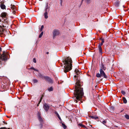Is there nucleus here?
<instances>
[{
    "instance_id": "obj_6",
    "label": "nucleus",
    "mask_w": 129,
    "mask_h": 129,
    "mask_svg": "<svg viewBox=\"0 0 129 129\" xmlns=\"http://www.w3.org/2000/svg\"><path fill=\"white\" fill-rule=\"evenodd\" d=\"M100 72L102 77H103L104 78H107V76L106 75L103 70H102L101 69H100Z\"/></svg>"
},
{
    "instance_id": "obj_4",
    "label": "nucleus",
    "mask_w": 129,
    "mask_h": 129,
    "mask_svg": "<svg viewBox=\"0 0 129 129\" xmlns=\"http://www.w3.org/2000/svg\"><path fill=\"white\" fill-rule=\"evenodd\" d=\"M53 38H54L56 36L59 35L60 32L59 30L56 29H54L53 31Z\"/></svg>"
},
{
    "instance_id": "obj_40",
    "label": "nucleus",
    "mask_w": 129,
    "mask_h": 129,
    "mask_svg": "<svg viewBox=\"0 0 129 129\" xmlns=\"http://www.w3.org/2000/svg\"><path fill=\"white\" fill-rule=\"evenodd\" d=\"M46 53L47 54H48L49 53V52H46Z\"/></svg>"
},
{
    "instance_id": "obj_25",
    "label": "nucleus",
    "mask_w": 129,
    "mask_h": 129,
    "mask_svg": "<svg viewBox=\"0 0 129 129\" xmlns=\"http://www.w3.org/2000/svg\"><path fill=\"white\" fill-rule=\"evenodd\" d=\"M115 5L117 7H118L119 5V2L118 1H116L115 3Z\"/></svg>"
},
{
    "instance_id": "obj_18",
    "label": "nucleus",
    "mask_w": 129,
    "mask_h": 129,
    "mask_svg": "<svg viewBox=\"0 0 129 129\" xmlns=\"http://www.w3.org/2000/svg\"><path fill=\"white\" fill-rule=\"evenodd\" d=\"M110 112L112 113L113 112L114 108L113 107H111L110 108Z\"/></svg>"
},
{
    "instance_id": "obj_15",
    "label": "nucleus",
    "mask_w": 129,
    "mask_h": 129,
    "mask_svg": "<svg viewBox=\"0 0 129 129\" xmlns=\"http://www.w3.org/2000/svg\"><path fill=\"white\" fill-rule=\"evenodd\" d=\"M100 40H101L102 42L101 43H100L99 45H100L102 46L104 42V39H103L100 38Z\"/></svg>"
},
{
    "instance_id": "obj_32",
    "label": "nucleus",
    "mask_w": 129,
    "mask_h": 129,
    "mask_svg": "<svg viewBox=\"0 0 129 129\" xmlns=\"http://www.w3.org/2000/svg\"><path fill=\"white\" fill-rule=\"evenodd\" d=\"M121 93L123 95H125V92L123 90L121 91Z\"/></svg>"
},
{
    "instance_id": "obj_11",
    "label": "nucleus",
    "mask_w": 129,
    "mask_h": 129,
    "mask_svg": "<svg viewBox=\"0 0 129 129\" xmlns=\"http://www.w3.org/2000/svg\"><path fill=\"white\" fill-rule=\"evenodd\" d=\"M100 69H101L103 70H105L106 69V68L105 67L103 64L102 63L101 66V68Z\"/></svg>"
},
{
    "instance_id": "obj_5",
    "label": "nucleus",
    "mask_w": 129,
    "mask_h": 129,
    "mask_svg": "<svg viewBox=\"0 0 129 129\" xmlns=\"http://www.w3.org/2000/svg\"><path fill=\"white\" fill-rule=\"evenodd\" d=\"M43 108L46 112H47L50 108V106L48 104L45 103L43 105Z\"/></svg>"
},
{
    "instance_id": "obj_39",
    "label": "nucleus",
    "mask_w": 129,
    "mask_h": 129,
    "mask_svg": "<svg viewBox=\"0 0 129 129\" xmlns=\"http://www.w3.org/2000/svg\"><path fill=\"white\" fill-rule=\"evenodd\" d=\"M62 1H61V2H60V4H61V5H62Z\"/></svg>"
},
{
    "instance_id": "obj_22",
    "label": "nucleus",
    "mask_w": 129,
    "mask_h": 129,
    "mask_svg": "<svg viewBox=\"0 0 129 129\" xmlns=\"http://www.w3.org/2000/svg\"><path fill=\"white\" fill-rule=\"evenodd\" d=\"M30 69H32L34 70V71H36L37 72H39V70H38L35 69L33 67H31L30 68Z\"/></svg>"
},
{
    "instance_id": "obj_29",
    "label": "nucleus",
    "mask_w": 129,
    "mask_h": 129,
    "mask_svg": "<svg viewBox=\"0 0 129 129\" xmlns=\"http://www.w3.org/2000/svg\"><path fill=\"white\" fill-rule=\"evenodd\" d=\"M43 28H44V26L43 25H42L41 26L40 29V31H42Z\"/></svg>"
},
{
    "instance_id": "obj_3",
    "label": "nucleus",
    "mask_w": 129,
    "mask_h": 129,
    "mask_svg": "<svg viewBox=\"0 0 129 129\" xmlns=\"http://www.w3.org/2000/svg\"><path fill=\"white\" fill-rule=\"evenodd\" d=\"M9 54L5 51H3V54L0 56V68L4 65V61L8 58Z\"/></svg>"
},
{
    "instance_id": "obj_17",
    "label": "nucleus",
    "mask_w": 129,
    "mask_h": 129,
    "mask_svg": "<svg viewBox=\"0 0 129 129\" xmlns=\"http://www.w3.org/2000/svg\"><path fill=\"white\" fill-rule=\"evenodd\" d=\"M0 6L1 8L3 9H5L6 8L5 6L3 4H1Z\"/></svg>"
},
{
    "instance_id": "obj_13",
    "label": "nucleus",
    "mask_w": 129,
    "mask_h": 129,
    "mask_svg": "<svg viewBox=\"0 0 129 129\" xmlns=\"http://www.w3.org/2000/svg\"><path fill=\"white\" fill-rule=\"evenodd\" d=\"M48 12H45V13H44V16L45 18V19H47L48 17Z\"/></svg>"
},
{
    "instance_id": "obj_7",
    "label": "nucleus",
    "mask_w": 129,
    "mask_h": 129,
    "mask_svg": "<svg viewBox=\"0 0 129 129\" xmlns=\"http://www.w3.org/2000/svg\"><path fill=\"white\" fill-rule=\"evenodd\" d=\"M38 119L40 123H43V120L41 116V114L40 113L38 112Z\"/></svg>"
},
{
    "instance_id": "obj_1",
    "label": "nucleus",
    "mask_w": 129,
    "mask_h": 129,
    "mask_svg": "<svg viewBox=\"0 0 129 129\" xmlns=\"http://www.w3.org/2000/svg\"><path fill=\"white\" fill-rule=\"evenodd\" d=\"M75 72L76 75L74 76V79L76 80V83L75 86V89L74 93L76 99L75 101L77 103L78 100L80 101L82 99L84 93L83 88L81 87L82 84L80 81V73L79 70L77 69H76Z\"/></svg>"
},
{
    "instance_id": "obj_14",
    "label": "nucleus",
    "mask_w": 129,
    "mask_h": 129,
    "mask_svg": "<svg viewBox=\"0 0 129 129\" xmlns=\"http://www.w3.org/2000/svg\"><path fill=\"white\" fill-rule=\"evenodd\" d=\"M38 75L39 77L43 79H45V77H46L40 73H39Z\"/></svg>"
},
{
    "instance_id": "obj_30",
    "label": "nucleus",
    "mask_w": 129,
    "mask_h": 129,
    "mask_svg": "<svg viewBox=\"0 0 129 129\" xmlns=\"http://www.w3.org/2000/svg\"><path fill=\"white\" fill-rule=\"evenodd\" d=\"M33 81L34 83H37L38 82V80L36 79H34Z\"/></svg>"
},
{
    "instance_id": "obj_41",
    "label": "nucleus",
    "mask_w": 129,
    "mask_h": 129,
    "mask_svg": "<svg viewBox=\"0 0 129 129\" xmlns=\"http://www.w3.org/2000/svg\"><path fill=\"white\" fill-rule=\"evenodd\" d=\"M60 0L61 1H62V0Z\"/></svg>"
},
{
    "instance_id": "obj_43",
    "label": "nucleus",
    "mask_w": 129,
    "mask_h": 129,
    "mask_svg": "<svg viewBox=\"0 0 129 129\" xmlns=\"http://www.w3.org/2000/svg\"><path fill=\"white\" fill-rule=\"evenodd\" d=\"M1 21V20H0V21Z\"/></svg>"
},
{
    "instance_id": "obj_42",
    "label": "nucleus",
    "mask_w": 129,
    "mask_h": 129,
    "mask_svg": "<svg viewBox=\"0 0 129 129\" xmlns=\"http://www.w3.org/2000/svg\"><path fill=\"white\" fill-rule=\"evenodd\" d=\"M83 1V0H82V2Z\"/></svg>"
},
{
    "instance_id": "obj_12",
    "label": "nucleus",
    "mask_w": 129,
    "mask_h": 129,
    "mask_svg": "<svg viewBox=\"0 0 129 129\" xmlns=\"http://www.w3.org/2000/svg\"><path fill=\"white\" fill-rule=\"evenodd\" d=\"M7 15V13H2L1 14V17L3 18H6Z\"/></svg>"
},
{
    "instance_id": "obj_31",
    "label": "nucleus",
    "mask_w": 129,
    "mask_h": 129,
    "mask_svg": "<svg viewBox=\"0 0 129 129\" xmlns=\"http://www.w3.org/2000/svg\"><path fill=\"white\" fill-rule=\"evenodd\" d=\"M42 97H41L40 99V101H39V104H38V105H37V106H38L39 104L41 102V101L42 100Z\"/></svg>"
},
{
    "instance_id": "obj_10",
    "label": "nucleus",
    "mask_w": 129,
    "mask_h": 129,
    "mask_svg": "<svg viewBox=\"0 0 129 129\" xmlns=\"http://www.w3.org/2000/svg\"><path fill=\"white\" fill-rule=\"evenodd\" d=\"M101 45H99L98 46V48L99 50V52L101 54H102L103 53L102 52V50L101 48Z\"/></svg>"
},
{
    "instance_id": "obj_36",
    "label": "nucleus",
    "mask_w": 129,
    "mask_h": 129,
    "mask_svg": "<svg viewBox=\"0 0 129 129\" xmlns=\"http://www.w3.org/2000/svg\"><path fill=\"white\" fill-rule=\"evenodd\" d=\"M2 28L0 27V35L1 34V32L2 31Z\"/></svg>"
},
{
    "instance_id": "obj_2",
    "label": "nucleus",
    "mask_w": 129,
    "mask_h": 129,
    "mask_svg": "<svg viewBox=\"0 0 129 129\" xmlns=\"http://www.w3.org/2000/svg\"><path fill=\"white\" fill-rule=\"evenodd\" d=\"M63 62L65 65L63 70L64 72L66 73L71 70L72 61L71 58L68 57L66 58Z\"/></svg>"
},
{
    "instance_id": "obj_9",
    "label": "nucleus",
    "mask_w": 129,
    "mask_h": 129,
    "mask_svg": "<svg viewBox=\"0 0 129 129\" xmlns=\"http://www.w3.org/2000/svg\"><path fill=\"white\" fill-rule=\"evenodd\" d=\"M49 8L48 3H47L45 7V12H48L49 10Z\"/></svg>"
},
{
    "instance_id": "obj_24",
    "label": "nucleus",
    "mask_w": 129,
    "mask_h": 129,
    "mask_svg": "<svg viewBox=\"0 0 129 129\" xmlns=\"http://www.w3.org/2000/svg\"><path fill=\"white\" fill-rule=\"evenodd\" d=\"M62 126L64 128V129H66L67 127L66 125L63 123H62Z\"/></svg>"
},
{
    "instance_id": "obj_19",
    "label": "nucleus",
    "mask_w": 129,
    "mask_h": 129,
    "mask_svg": "<svg viewBox=\"0 0 129 129\" xmlns=\"http://www.w3.org/2000/svg\"><path fill=\"white\" fill-rule=\"evenodd\" d=\"M96 76L98 78H100L102 77L101 74H99V73H97Z\"/></svg>"
},
{
    "instance_id": "obj_26",
    "label": "nucleus",
    "mask_w": 129,
    "mask_h": 129,
    "mask_svg": "<svg viewBox=\"0 0 129 129\" xmlns=\"http://www.w3.org/2000/svg\"><path fill=\"white\" fill-rule=\"evenodd\" d=\"M127 119H129V115H126L124 116Z\"/></svg>"
},
{
    "instance_id": "obj_8",
    "label": "nucleus",
    "mask_w": 129,
    "mask_h": 129,
    "mask_svg": "<svg viewBox=\"0 0 129 129\" xmlns=\"http://www.w3.org/2000/svg\"><path fill=\"white\" fill-rule=\"evenodd\" d=\"M45 79L50 83H53L52 80L48 76H46L45 77Z\"/></svg>"
},
{
    "instance_id": "obj_28",
    "label": "nucleus",
    "mask_w": 129,
    "mask_h": 129,
    "mask_svg": "<svg viewBox=\"0 0 129 129\" xmlns=\"http://www.w3.org/2000/svg\"><path fill=\"white\" fill-rule=\"evenodd\" d=\"M78 125L81 126L82 127H85V125L82 124L81 123H79V124H78Z\"/></svg>"
},
{
    "instance_id": "obj_37",
    "label": "nucleus",
    "mask_w": 129,
    "mask_h": 129,
    "mask_svg": "<svg viewBox=\"0 0 129 129\" xmlns=\"http://www.w3.org/2000/svg\"><path fill=\"white\" fill-rule=\"evenodd\" d=\"M0 129H7V128L5 127H1L0 128Z\"/></svg>"
},
{
    "instance_id": "obj_20",
    "label": "nucleus",
    "mask_w": 129,
    "mask_h": 129,
    "mask_svg": "<svg viewBox=\"0 0 129 129\" xmlns=\"http://www.w3.org/2000/svg\"><path fill=\"white\" fill-rule=\"evenodd\" d=\"M123 100L124 103L125 104L127 103V101L125 98L124 97H123Z\"/></svg>"
},
{
    "instance_id": "obj_35",
    "label": "nucleus",
    "mask_w": 129,
    "mask_h": 129,
    "mask_svg": "<svg viewBox=\"0 0 129 129\" xmlns=\"http://www.w3.org/2000/svg\"><path fill=\"white\" fill-rule=\"evenodd\" d=\"M33 61L34 63H36V61L35 58H34L33 59Z\"/></svg>"
},
{
    "instance_id": "obj_16",
    "label": "nucleus",
    "mask_w": 129,
    "mask_h": 129,
    "mask_svg": "<svg viewBox=\"0 0 129 129\" xmlns=\"http://www.w3.org/2000/svg\"><path fill=\"white\" fill-rule=\"evenodd\" d=\"M90 117L91 118L95 119H96L98 118V117L96 116H90Z\"/></svg>"
},
{
    "instance_id": "obj_21",
    "label": "nucleus",
    "mask_w": 129,
    "mask_h": 129,
    "mask_svg": "<svg viewBox=\"0 0 129 129\" xmlns=\"http://www.w3.org/2000/svg\"><path fill=\"white\" fill-rule=\"evenodd\" d=\"M55 113L57 115V117L60 120V121H61V118L60 117L59 115V114H58V113L57 112H56Z\"/></svg>"
},
{
    "instance_id": "obj_23",
    "label": "nucleus",
    "mask_w": 129,
    "mask_h": 129,
    "mask_svg": "<svg viewBox=\"0 0 129 129\" xmlns=\"http://www.w3.org/2000/svg\"><path fill=\"white\" fill-rule=\"evenodd\" d=\"M48 90L49 91H51L53 90V89L52 87H50L48 89Z\"/></svg>"
},
{
    "instance_id": "obj_34",
    "label": "nucleus",
    "mask_w": 129,
    "mask_h": 129,
    "mask_svg": "<svg viewBox=\"0 0 129 129\" xmlns=\"http://www.w3.org/2000/svg\"><path fill=\"white\" fill-rule=\"evenodd\" d=\"M102 123L104 124H105L106 123V121L105 120H103L102 121Z\"/></svg>"
},
{
    "instance_id": "obj_27",
    "label": "nucleus",
    "mask_w": 129,
    "mask_h": 129,
    "mask_svg": "<svg viewBox=\"0 0 129 129\" xmlns=\"http://www.w3.org/2000/svg\"><path fill=\"white\" fill-rule=\"evenodd\" d=\"M43 31H42L41 33V34H40V35H39V38H41V37H42V36L43 35Z\"/></svg>"
},
{
    "instance_id": "obj_38",
    "label": "nucleus",
    "mask_w": 129,
    "mask_h": 129,
    "mask_svg": "<svg viewBox=\"0 0 129 129\" xmlns=\"http://www.w3.org/2000/svg\"><path fill=\"white\" fill-rule=\"evenodd\" d=\"M2 51V48L0 47V52Z\"/></svg>"
},
{
    "instance_id": "obj_33",
    "label": "nucleus",
    "mask_w": 129,
    "mask_h": 129,
    "mask_svg": "<svg viewBox=\"0 0 129 129\" xmlns=\"http://www.w3.org/2000/svg\"><path fill=\"white\" fill-rule=\"evenodd\" d=\"M43 123H40V127L41 128H42L43 127Z\"/></svg>"
}]
</instances>
